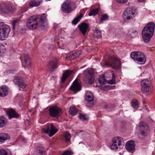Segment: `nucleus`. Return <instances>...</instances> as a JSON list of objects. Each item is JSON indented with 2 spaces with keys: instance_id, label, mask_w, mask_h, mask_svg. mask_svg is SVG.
<instances>
[{
  "instance_id": "31",
  "label": "nucleus",
  "mask_w": 155,
  "mask_h": 155,
  "mask_svg": "<svg viewBox=\"0 0 155 155\" xmlns=\"http://www.w3.org/2000/svg\"><path fill=\"white\" fill-rule=\"evenodd\" d=\"M7 120L6 118L3 116L0 117V128H2L5 126L7 124Z\"/></svg>"
},
{
  "instance_id": "3",
  "label": "nucleus",
  "mask_w": 155,
  "mask_h": 155,
  "mask_svg": "<svg viewBox=\"0 0 155 155\" xmlns=\"http://www.w3.org/2000/svg\"><path fill=\"white\" fill-rule=\"evenodd\" d=\"M130 57L134 61H136L142 64H143L146 61L144 54L140 51H134L131 53Z\"/></svg>"
},
{
  "instance_id": "42",
  "label": "nucleus",
  "mask_w": 155,
  "mask_h": 155,
  "mask_svg": "<svg viewBox=\"0 0 155 155\" xmlns=\"http://www.w3.org/2000/svg\"><path fill=\"white\" fill-rule=\"evenodd\" d=\"M73 152L71 150H67L64 152L61 155H71Z\"/></svg>"
},
{
  "instance_id": "45",
  "label": "nucleus",
  "mask_w": 155,
  "mask_h": 155,
  "mask_svg": "<svg viewBox=\"0 0 155 155\" xmlns=\"http://www.w3.org/2000/svg\"><path fill=\"white\" fill-rule=\"evenodd\" d=\"M83 14L82 13H81L79 15L75 17L74 19H81L83 18Z\"/></svg>"
},
{
  "instance_id": "52",
  "label": "nucleus",
  "mask_w": 155,
  "mask_h": 155,
  "mask_svg": "<svg viewBox=\"0 0 155 155\" xmlns=\"http://www.w3.org/2000/svg\"><path fill=\"white\" fill-rule=\"evenodd\" d=\"M104 62H105V65H106V64H105V63H106V62H107V61H106V62H104Z\"/></svg>"
},
{
  "instance_id": "41",
  "label": "nucleus",
  "mask_w": 155,
  "mask_h": 155,
  "mask_svg": "<svg viewBox=\"0 0 155 155\" xmlns=\"http://www.w3.org/2000/svg\"><path fill=\"white\" fill-rule=\"evenodd\" d=\"M96 33L97 34V38H98L101 37V32L98 29H96L95 31V34Z\"/></svg>"
},
{
  "instance_id": "26",
  "label": "nucleus",
  "mask_w": 155,
  "mask_h": 155,
  "mask_svg": "<svg viewBox=\"0 0 155 155\" xmlns=\"http://www.w3.org/2000/svg\"><path fill=\"white\" fill-rule=\"evenodd\" d=\"M73 71L68 70L66 71L62 75L61 78V83L64 82L67 78L73 72Z\"/></svg>"
},
{
  "instance_id": "28",
  "label": "nucleus",
  "mask_w": 155,
  "mask_h": 155,
  "mask_svg": "<svg viewBox=\"0 0 155 155\" xmlns=\"http://www.w3.org/2000/svg\"><path fill=\"white\" fill-rule=\"evenodd\" d=\"M70 134L67 132H65L63 134L62 140L65 142H68L70 140Z\"/></svg>"
},
{
  "instance_id": "12",
  "label": "nucleus",
  "mask_w": 155,
  "mask_h": 155,
  "mask_svg": "<svg viewBox=\"0 0 155 155\" xmlns=\"http://www.w3.org/2000/svg\"><path fill=\"white\" fill-rule=\"evenodd\" d=\"M38 20H27L26 25L27 28L30 30H34L39 28Z\"/></svg>"
},
{
  "instance_id": "46",
  "label": "nucleus",
  "mask_w": 155,
  "mask_h": 155,
  "mask_svg": "<svg viewBox=\"0 0 155 155\" xmlns=\"http://www.w3.org/2000/svg\"><path fill=\"white\" fill-rule=\"evenodd\" d=\"M109 18V16L106 14H105L102 15L101 19H106Z\"/></svg>"
},
{
  "instance_id": "39",
  "label": "nucleus",
  "mask_w": 155,
  "mask_h": 155,
  "mask_svg": "<svg viewBox=\"0 0 155 155\" xmlns=\"http://www.w3.org/2000/svg\"><path fill=\"white\" fill-rule=\"evenodd\" d=\"M5 48L2 44H0V53L2 54L5 52Z\"/></svg>"
},
{
  "instance_id": "2",
  "label": "nucleus",
  "mask_w": 155,
  "mask_h": 155,
  "mask_svg": "<svg viewBox=\"0 0 155 155\" xmlns=\"http://www.w3.org/2000/svg\"><path fill=\"white\" fill-rule=\"evenodd\" d=\"M10 31L9 26L0 21V41L5 40L8 37Z\"/></svg>"
},
{
  "instance_id": "18",
  "label": "nucleus",
  "mask_w": 155,
  "mask_h": 155,
  "mask_svg": "<svg viewBox=\"0 0 155 155\" xmlns=\"http://www.w3.org/2000/svg\"><path fill=\"white\" fill-rule=\"evenodd\" d=\"M57 59L54 58L49 62L47 65L48 67L51 71H53L54 69L57 68Z\"/></svg>"
},
{
  "instance_id": "24",
  "label": "nucleus",
  "mask_w": 155,
  "mask_h": 155,
  "mask_svg": "<svg viewBox=\"0 0 155 155\" xmlns=\"http://www.w3.org/2000/svg\"><path fill=\"white\" fill-rule=\"evenodd\" d=\"M46 17L44 14H43L41 15H32L30 17V18L28 19H45Z\"/></svg>"
},
{
  "instance_id": "38",
  "label": "nucleus",
  "mask_w": 155,
  "mask_h": 155,
  "mask_svg": "<svg viewBox=\"0 0 155 155\" xmlns=\"http://www.w3.org/2000/svg\"><path fill=\"white\" fill-rule=\"evenodd\" d=\"M112 79L111 80L108 81V83L111 84L115 83V78L114 73H112Z\"/></svg>"
},
{
  "instance_id": "32",
  "label": "nucleus",
  "mask_w": 155,
  "mask_h": 155,
  "mask_svg": "<svg viewBox=\"0 0 155 155\" xmlns=\"http://www.w3.org/2000/svg\"><path fill=\"white\" fill-rule=\"evenodd\" d=\"M78 111V109L76 107H72L70 108L69 112L71 115L74 116L76 114Z\"/></svg>"
},
{
  "instance_id": "23",
  "label": "nucleus",
  "mask_w": 155,
  "mask_h": 155,
  "mask_svg": "<svg viewBox=\"0 0 155 155\" xmlns=\"http://www.w3.org/2000/svg\"><path fill=\"white\" fill-rule=\"evenodd\" d=\"M10 139L9 134L6 133H2L0 134V144L3 143L5 141Z\"/></svg>"
},
{
  "instance_id": "11",
  "label": "nucleus",
  "mask_w": 155,
  "mask_h": 155,
  "mask_svg": "<svg viewBox=\"0 0 155 155\" xmlns=\"http://www.w3.org/2000/svg\"><path fill=\"white\" fill-rule=\"evenodd\" d=\"M58 130L52 124L47 125L46 128L44 129V132L46 134L49 133V136L51 137L54 135Z\"/></svg>"
},
{
  "instance_id": "29",
  "label": "nucleus",
  "mask_w": 155,
  "mask_h": 155,
  "mask_svg": "<svg viewBox=\"0 0 155 155\" xmlns=\"http://www.w3.org/2000/svg\"><path fill=\"white\" fill-rule=\"evenodd\" d=\"M45 20H38V21L39 25V28L41 27L42 29H45L47 25V22L45 21Z\"/></svg>"
},
{
  "instance_id": "9",
  "label": "nucleus",
  "mask_w": 155,
  "mask_h": 155,
  "mask_svg": "<svg viewBox=\"0 0 155 155\" xmlns=\"http://www.w3.org/2000/svg\"><path fill=\"white\" fill-rule=\"evenodd\" d=\"M49 111L50 116L53 117H59L62 113L61 109L56 106L51 107Z\"/></svg>"
},
{
  "instance_id": "48",
  "label": "nucleus",
  "mask_w": 155,
  "mask_h": 155,
  "mask_svg": "<svg viewBox=\"0 0 155 155\" xmlns=\"http://www.w3.org/2000/svg\"><path fill=\"white\" fill-rule=\"evenodd\" d=\"M80 20H73L72 21V24L75 25L80 21Z\"/></svg>"
},
{
  "instance_id": "50",
  "label": "nucleus",
  "mask_w": 155,
  "mask_h": 155,
  "mask_svg": "<svg viewBox=\"0 0 155 155\" xmlns=\"http://www.w3.org/2000/svg\"><path fill=\"white\" fill-rule=\"evenodd\" d=\"M22 30L23 31H22V32H23L24 31H25V28H22Z\"/></svg>"
},
{
  "instance_id": "49",
  "label": "nucleus",
  "mask_w": 155,
  "mask_h": 155,
  "mask_svg": "<svg viewBox=\"0 0 155 155\" xmlns=\"http://www.w3.org/2000/svg\"><path fill=\"white\" fill-rule=\"evenodd\" d=\"M145 0H138V1L139 2H142L144 1Z\"/></svg>"
},
{
  "instance_id": "25",
  "label": "nucleus",
  "mask_w": 155,
  "mask_h": 155,
  "mask_svg": "<svg viewBox=\"0 0 155 155\" xmlns=\"http://www.w3.org/2000/svg\"><path fill=\"white\" fill-rule=\"evenodd\" d=\"M85 99L88 102L93 101L94 100V96L93 93L90 91L87 92L86 94Z\"/></svg>"
},
{
  "instance_id": "10",
  "label": "nucleus",
  "mask_w": 155,
  "mask_h": 155,
  "mask_svg": "<svg viewBox=\"0 0 155 155\" xmlns=\"http://www.w3.org/2000/svg\"><path fill=\"white\" fill-rule=\"evenodd\" d=\"M141 90L143 93H148L151 90L150 84L147 79H145L141 81Z\"/></svg>"
},
{
  "instance_id": "33",
  "label": "nucleus",
  "mask_w": 155,
  "mask_h": 155,
  "mask_svg": "<svg viewBox=\"0 0 155 155\" xmlns=\"http://www.w3.org/2000/svg\"><path fill=\"white\" fill-rule=\"evenodd\" d=\"M40 4V2L34 0L31 1L29 3V5L32 7L38 6Z\"/></svg>"
},
{
  "instance_id": "14",
  "label": "nucleus",
  "mask_w": 155,
  "mask_h": 155,
  "mask_svg": "<svg viewBox=\"0 0 155 155\" xmlns=\"http://www.w3.org/2000/svg\"><path fill=\"white\" fill-rule=\"evenodd\" d=\"M12 6L8 4L2 3L0 5V12L8 14L12 10Z\"/></svg>"
},
{
  "instance_id": "36",
  "label": "nucleus",
  "mask_w": 155,
  "mask_h": 155,
  "mask_svg": "<svg viewBox=\"0 0 155 155\" xmlns=\"http://www.w3.org/2000/svg\"><path fill=\"white\" fill-rule=\"evenodd\" d=\"M132 106L134 108H137L138 107L137 101L135 99L133 100L132 101Z\"/></svg>"
},
{
  "instance_id": "6",
  "label": "nucleus",
  "mask_w": 155,
  "mask_h": 155,
  "mask_svg": "<svg viewBox=\"0 0 155 155\" xmlns=\"http://www.w3.org/2000/svg\"><path fill=\"white\" fill-rule=\"evenodd\" d=\"M105 64L106 65L114 69L119 68L121 65L120 59L114 56L111 57L105 63Z\"/></svg>"
},
{
  "instance_id": "5",
  "label": "nucleus",
  "mask_w": 155,
  "mask_h": 155,
  "mask_svg": "<svg viewBox=\"0 0 155 155\" xmlns=\"http://www.w3.org/2000/svg\"><path fill=\"white\" fill-rule=\"evenodd\" d=\"M84 80L86 83L88 82L89 84H93L94 82V72L91 68H88L84 71Z\"/></svg>"
},
{
  "instance_id": "53",
  "label": "nucleus",
  "mask_w": 155,
  "mask_h": 155,
  "mask_svg": "<svg viewBox=\"0 0 155 155\" xmlns=\"http://www.w3.org/2000/svg\"><path fill=\"white\" fill-rule=\"evenodd\" d=\"M46 0L47 1H50L51 0Z\"/></svg>"
},
{
  "instance_id": "47",
  "label": "nucleus",
  "mask_w": 155,
  "mask_h": 155,
  "mask_svg": "<svg viewBox=\"0 0 155 155\" xmlns=\"http://www.w3.org/2000/svg\"><path fill=\"white\" fill-rule=\"evenodd\" d=\"M128 0H116L118 3H125L127 2Z\"/></svg>"
},
{
  "instance_id": "27",
  "label": "nucleus",
  "mask_w": 155,
  "mask_h": 155,
  "mask_svg": "<svg viewBox=\"0 0 155 155\" xmlns=\"http://www.w3.org/2000/svg\"><path fill=\"white\" fill-rule=\"evenodd\" d=\"M24 58L26 67L28 68H29L31 65V61L29 55L27 54H25Z\"/></svg>"
},
{
  "instance_id": "51",
  "label": "nucleus",
  "mask_w": 155,
  "mask_h": 155,
  "mask_svg": "<svg viewBox=\"0 0 155 155\" xmlns=\"http://www.w3.org/2000/svg\"><path fill=\"white\" fill-rule=\"evenodd\" d=\"M104 20H101V23H103V21H104Z\"/></svg>"
},
{
  "instance_id": "22",
  "label": "nucleus",
  "mask_w": 155,
  "mask_h": 155,
  "mask_svg": "<svg viewBox=\"0 0 155 155\" xmlns=\"http://www.w3.org/2000/svg\"><path fill=\"white\" fill-rule=\"evenodd\" d=\"M70 89L74 91H78L81 90L79 84L77 82L75 81L73 82L72 85H71L70 87Z\"/></svg>"
},
{
  "instance_id": "21",
  "label": "nucleus",
  "mask_w": 155,
  "mask_h": 155,
  "mask_svg": "<svg viewBox=\"0 0 155 155\" xmlns=\"http://www.w3.org/2000/svg\"><path fill=\"white\" fill-rule=\"evenodd\" d=\"M8 88L5 86L0 87V97H5L8 94Z\"/></svg>"
},
{
  "instance_id": "44",
  "label": "nucleus",
  "mask_w": 155,
  "mask_h": 155,
  "mask_svg": "<svg viewBox=\"0 0 155 155\" xmlns=\"http://www.w3.org/2000/svg\"><path fill=\"white\" fill-rule=\"evenodd\" d=\"M75 56H76V58L78 57L82 53V51L81 50L77 51L74 52Z\"/></svg>"
},
{
  "instance_id": "13",
  "label": "nucleus",
  "mask_w": 155,
  "mask_h": 155,
  "mask_svg": "<svg viewBox=\"0 0 155 155\" xmlns=\"http://www.w3.org/2000/svg\"><path fill=\"white\" fill-rule=\"evenodd\" d=\"M123 140L122 138L121 137H114L112 140V144L110 146L111 149L114 150H117L118 147L121 145Z\"/></svg>"
},
{
  "instance_id": "16",
  "label": "nucleus",
  "mask_w": 155,
  "mask_h": 155,
  "mask_svg": "<svg viewBox=\"0 0 155 155\" xmlns=\"http://www.w3.org/2000/svg\"><path fill=\"white\" fill-rule=\"evenodd\" d=\"M98 82L100 84L99 87L103 90L105 91L108 89V87L106 85V81L104 78V75L100 76L98 78Z\"/></svg>"
},
{
  "instance_id": "15",
  "label": "nucleus",
  "mask_w": 155,
  "mask_h": 155,
  "mask_svg": "<svg viewBox=\"0 0 155 155\" xmlns=\"http://www.w3.org/2000/svg\"><path fill=\"white\" fill-rule=\"evenodd\" d=\"M13 82L15 84L18 86L19 89L21 90H23L27 86V85L24 83L23 79L19 77L15 78Z\"/></svg>"
},
{
  "instance_id": "20",
  "label": "nucleus",
  "mask_w": 155,
  "mask_h": 155,
  "mask_svg": "<svg viewBox=\"0 0 155 155\" xmlns=\"http://www.w3.org/2000/svg\"><path fill=\"white\" fill-rule=\"evenodd\" d=\"M9 118H17L19 117L18 114L12 109H9L7 112Z\"/></svg>"
},
{
  "instance_id": "17",
  "label": "nucleus",
  "mask_w": 155,
  "mask_h": 155,
  "mask_svg": "<svg viewBox=\"0 0 155 155\" xmlns=\"http://www.w3.org/2000/svg\"><path fill=\"white\" fill-rule=\"evenodd\" d=\"M135 142L132 140L127 141L125 147L127 150L131 153H134L135 150Z\"/></svg>"
},
{
  "instance_id": "19",
  "label": "nucleus",
  "mask_w": 155,
  "mask_h": 155,
  "mask_svg": "<svg viewBox=\"0 0 155 155\" xmlns=\"http://www.w3.org/2000/svg\"><path fill=\"white\" fill-rule=\"evenodd\" d=\"M88 27V24L84 22L82 23L78 26L80 31L83 35H85Z\"/></svg>"
},
{
  "instance_id": "8",
  "label": "nucleus",
  "mask_w": 155,
  "mask_h": 155,
  "mask_svg": "<svg viewBox=\"0 0 155 155\" xmlns=\"http://www.w3.org/2000/svg\"><path fill=\"white\" fill-rule=\"evenodd\" d=\"M137 127L140 131V134L143 137L147 136L149 133V128L148 126L144 123H140Z\"/></svg>"
},
{
  "instance_id": "35",
  "label": "nucleus",
  "mask_w": 155,
  "mask_h": 155,
  "mask_svg": "<svg viewBox=\"0 0 155 155\" xmlns=\"http://www.w3.org/2000/svg\"><path fill=\"white\" fill-rule=\"evenodd\" d=\"M19 20H13L12 22V29L13 30L16 27H17L19 24Z\"/></svg>"
},
{
  "instance_id": "34",
  "label": "nucleus",
  "mask_w": 155,
  "mask_h": 155,
  "mask_svg": "<svg viewBox=\"0 0 155 155\" xmlns=\"http://www.w3.org/2000/svg\"><path fill=\"white\" fill-rule=\"evenodd\" d=\"M45 151V149L43 147H38V152L39 154L38 155H44Z\"/></svg>"
},
{
  "instance_id": "40",
  "label": "nucleus",
  "mask_w": 155,
  "mask_h": 155,
  "mask_svg": "<svg viewBox=\"0 0 155 155\" xmlns=\"http://www.w3.org/2000/svg\"><path fill=\"white\" fill-rule=\"evenodd\" d=\"M79 117L80 119L82 120H85L88 119L85 115L81 114H80Z\"/></svg>"
},
{
  "instance_id": "30",
  "label": "nucleus",
  "mask_w": 155,
  "mask_h": 155,
  "mask_svg": "<svg viewBox=\"0 0 155 155\" xmlns=\"http://www.w3.org/2000/svg\"><path fill=\"white\" fill-rule=\"evenodd\" d=\"M99 9V8L91 9L88 14L90 16H95L98 13Z\"/></svg>"
},
{
  "instance_id": "37",
  "label": "nucleus",
  "mask_w": 155,
  "mask_h": 155,
  "mask_svg": "<svg viewBox=\"0 0 155 155\" xmlns=\"http://www.w3.org/2000/svg\"><path fill=\"white\" fill-rule=\"evenodd\" d=\"M0 155H12L10 153H8L6 150L2 149H0Z\"/></svg>"
},
{
  "instance_id": "43",
  "label": "nucleus",
  "mask_w": 155,
  "mask_h": 155,
  "mask_svg": "<svg viewBox=\"0 0 155 155\" xmlns=\"http://www.w3.org/2000/svg\"><path fill=\"white\" fill-rule=\"evenodd\" d=\"M74 53L71 54H70L68 56V59L70 60H74L76 58V56H75Z\"/></svg>"
},
{
  "instance_id": "7",
  "label": "nucleus",
  "mask_w": 155,
  "mask_h": 155,
  "mask_svg": "<svg viewBox=\"0 0 155 155\" xmlns=\"http://www.w3.org/2000/svg\"><path fill=\"white\" fill-rule=\"evenodd\" d=\"M137 14V11L134 8H128L124 12L123 17L124 19H130L133 18Z\"/></svg>"
},
{
  "instance_id": "1",
  "label": "nucleus",
  "mask_w": 155,
  "mask_h": 155,
  "mask_svg": "<svg viewBox=\"0 0 155 155\" xmlns=\"http://www.w3.org/2000/svg\"><path fill=\"white\" fill-rule=\"evenodd\" d=\"M155 25L153 22L148 23L143 29L142 35L143 40L145 43H148L153 34Z\"/></svg>"
},
{
  "instance_id": "4",
  "label": "nucleus",
  "mask_w": 155,
  "mask_h": 155,
  "mask_svg": "<svg viewBox=\"0 0 155 155\" xmlns=\"http://www.w3.org/2000/svg\"><path fill=\"white\" fill-rule=\"evenodd\" d=\"M75 8L74 3L69 0L65 1L61 5L62 10L65 13H70L74 10Z\"/></svg>"
}]
</instances>
